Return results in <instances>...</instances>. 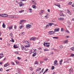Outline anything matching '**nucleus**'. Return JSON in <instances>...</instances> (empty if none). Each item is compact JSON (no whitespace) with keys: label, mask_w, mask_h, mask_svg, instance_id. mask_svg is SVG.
Listing matches in <instances>:
<instances>
[{"label":"nucleus","mask_w":74,"mask_h":74,"mask_svg":"<svg viewBox=\"0 0 74 74\" xmlns=\"http://www.w3.org/2000/svg\"><path fill=\"white\" fill-rule=\"evenodd\" d=\"M49 44H50V43L49 42H47L46 43L45 42L43 43L44 46H46L47 47H49Z\"/></svg>","instance_id":"1"},{"label":"nucleus","mask_w":74,"mask_h":74,"mask_svg":"<svg viewBox=\"0 0 74 74\" xmlns=\"http://www.w3.org/2000/svg\"><path fill=\"white\" fill-rule=\"evenodd\" d=\"M19 7H22V6H23L25 5V4H24V3H22V2H20L19 3Z\"/></svg>","instance_id":"2"},{"label":"nucleus","mask_w":74,"mask_h":74,"mask_svg":"<svg viewBox=\"0 0 74 74\" xmlns=\"http://www.w3.org/2000/svg\"><path fill=\"white\" fill-rule=\"evenodd\" d=\"M32 41H36V37H32L30 39V40L32 41Z\"/></svg>","instance_id":"3"},{"label":"nucleus","mask_w":74,"mask_h":74,"mask_svg":"<svg viewBox=\"0 0 74 74\" xmlns=\"http://www.w3.org/2000/svg\"><path fill=\"white\" fill-rule=\"evenodd\" d=\"M24 22H25V20H21L19 21V23L20 25H22V23H24Z\"/></svg>","instance_id":"4"},{"label":"nucleus","mask_w":74,"mask_h":74,"mask_svg":"<svg viewBox=\"0 0 74 74\" xmlns=\"http://www.w3.org/2000/svg\"><path fill=\"white\" fill-rule=\"evenodd\" d=\"M48 33L49 34H50V35H52V34H54V32L53 31H50L48 32Z\"/></svg>","instance_id":"5"},{"label":"nucleus","mask_w":74,"mask_h":74,"mask_svg":"<svg viewBox=\"0 0 74 74\" xmlns=\"http://www.w3.org/2000/svg\"><path fill=\"white\" fill-rule=\"evenodd\" d=\"M26 28H27V29H30V27H31V25L30 24H27L26 25Z\"/></svg>","instance_id":"6"},{"label":"nucleus","mask_w":74,"mask_h":74,"mask_svg":"<svg viewBox=\"0 0 74 74\" xmlns=\"http://www.w3.org/2000/svg\"><path fill=\"white\" fill-rule=\"evenodd\" d=\"M12 27H13V25H10L8 26V28L9 30H11L12 29Z\"/></svg>","instance_id":"7"},{"label":"nucleus","mask_w":74,"mask_h":74,"mask_svg":"<svg viewBox=\"0 0 74 74\" xmlns=\"http://www.w3.org/2000/svg\"><path fill=\"white\" fill-rule=\"evenodd\" d=\"M59 28H56L54 29V32H59Z\"/></svg>","instance_id":"8"},{"label":"nucleus","mask_w":74,"mask_h":74,"mask_svg":"<svg viewBox=\"0 0 74 74\" xmlns=\"http://www.w3.org/2000/svg\"><path fill=\"white\" fill-rule=\"evenodd\" d=\"M54 5L56 6H57V7H58L59 8H60V5L59 3H56Z\"/></svg>","instance_id":"9"},{"label":"nucleus","mask_w":74,"mask_h":74,"mask_svg":"<svg viewBox=\"0 0 74 74\" xmlns=\"http://www.w3.org/2000/svg\"><path fill=\"white\" fill-rule=\"evenodd\" d=\"M44 12V10H42L41 11H40L39 14L40 15H42V13Z\"/></svg>","instance_id":"10"},{"label":"nucleus","mask_w":74,"mask_h":74,"mask_svg":"<svg viewBox=\"0 0 74 74\" xmlns=\"http://www.w3.org/2000/svg\"><path fill=\"white\" fill-rule=\"evenodd\" d=\"M2 17H7V14H2Z\"/></svg>","instance_id":"11"},{"label":"nucleus","mask_w":74,"mask_h":74,"mask_svg":"<svg viewBox=\"0 0 74 74\" xmlns=\"http://www.w3.org/2000/svg\"><path fill=\"white\" fill-rule=\"evenodd\" d=\"M68 42H69V41L68 40H65L63 41V43H65V44H67V43H68Z\"/></svg>","instance_id":"12"},{"label":"nucleus","mask_w":74,"mask_h":74,"mask_svg":"<svg viewBox=\"0 0 74 74\" xmlns=\"http://www.w3.org/2000/svg\"><path fill=\"white\" fill-rule=\"evenodd\" d=\"M21 48L22 49V50L24 51L25 49V48L23 46H21Z\"/></svg>","instance_id":"13"},{"label":"nucleus","mask_w":74,"mask_h":74,"mask_svg":"<svg viewBox=\"0 0 74 74\" xmlns=\"http://www.w3.org/2000/svg\"><path fill=\"white\" fill-rule=\"evenodd\" d=\"M36 5H32V8L34 9H36L37 8V7L36 6Z\"/></svg>","instance_id":"14"},{"label":"nucleus","mask_w":74,"mask_h":74,"mask_svg":"<svg viewBox=\"0 0 74 74\" xmlns=\"http://www.w3.org/2000/svg\"><path fill=\"white\" fill-rule=\"evenodd\" d=\"M23 42H24V43H26V44H28V43H29V42H28V41H26V40H23Z\"/></svg>","instance_id":"15"},{"label":"nucleus","mask_w":74,"mask_h":74,"mask_svg":"<svg viewBox=\"0 0 74 74\" xmlns=\"http://www.w3.org/2000/svg\"><path fill=\"white\" fill-rule=\"evenodd\" d=\"M41 68L37 69L36 70V72H37V71H40L41 70Z\"/></svg>","instance_id":"16"},{"label":"nucleus","mask_w":74,"mask_h":74,"mask_svg":"<svg viewBox=\"0 0 74 74\" xmlns=\"http://www.w3.org/2000/svg\"><path fill=\"white\" fill-rule=\"evenodd\" d=\"M49 25L50 26H52V25H54V24L53 23H49Z\"/></svg>","instance_id":"17"},{"label":"nucleus","mask_w":74,"mask_h":74,"mask_svg":"<svg viewBox=\"0 0 74 74\" xmlns=\"http://www.w3.org/2000/svg\"><path fill=\"white\" fill-rule=\"evenodd\" d=\"M32 3L33 4H34V5H36L37 4V3H36V2L34 1H32Z\"/></svg>","instance_id":"18"},{"label":"nucleus","mask_w":74,"mask_h":74,"mask_svg":"<svg viewBox=\"0 0 74 74\" xmlns=\"http://www.w3.org/2000/svg\"><path fill=\"white\" fill-rule=\"evenodd\" d=\"M67 12L69 14H70V15H71V12H70V10H67Z\"/></svg>","instance_id":"19"},{"label":"nucleus","mask_w":74,"mask_h":74,"mask_svg":"<svg viewBox=\"0 0 74 74\" xmlns=\"http://www.w3.org/2000/svg\"><path fill=\"white\" fill-rule=\"evenodd\" d=\"M57 63H58V61L57 60H55L54 62V64H57Z\"/></svg>","instance_id":"20"},{"label":"nucleus","mask_w":74,"mask_h":74,"mask_svg":"<svg viewBox=\"0 0 74 74\" xmlns=\"http://www.w3.org/2000/svg\"><path fill=\"white\" fill-rule=\"evenodd\" d=\"M73 4V2H69L68 3V5H71Z\"/></svg>","instance_id":"21"},{"label":"nucleus","mask_w":74,"mask_h":74,"mask_svg":"<svg viewBox=\"0 0 74 74\" xmlns=\"http://www.w3.org/2000/svg\"><path fill=\"white\" fill-rule=\"evenodd\" d=\"M14 18H19V16H14Z\"/></svg>","instance_id":"22"},{"label":"nucleus","mask_w":74,"mask_h":74,"mask_svg":"<svg viewBox=\"0 0 74 74\" xmlns=\"http://www.w3.org/2000/svg\"><path fill=\"white\" fill-rule=\"evenodd\" d=\"M64 15L62 13H61L60 14V16H63Z\"/></svg>","instance_id":"23"},{"label":"nucleus","mask_w":74,"mask_h":74,"mask_svg":"<svg viewBox=\"0 0 74 74\" xmlns=\"http://www.w3.org/2000/svg\"><path fill=\"white\" fill-rule=\"evenodd\" d=\"M69 71L70 73H71L72 72H73V69L71 68L69 69Z\"/></svg>","instance_id":"24"},{"label":"nucleus","mask_w":74,"mask_h":74,"mask_svg":"<svg viewBox=\"0 0 74 74\" xmlns=\"http://www.w3.org/2000/svg\"><path fill=\"white\" fill-rule=\"evenodd\" d=\"M2 27L3 28H5V25L4 24V23H3L2 25Z\"/></svg>","instance_id":"25"},{"label":"nucleus","mask_w":74,"mask_h":74,"mask_svg":"<svg viewBox=\"0 0 74 74\" xmlns=\"http://www.w3.org/2000/svg\"><path fill=\"white\" fill-rule=\"evenodd\" d=\"M14 16H8V18H14Z\"/></svg>","instance_id":"26"},{"label":"nucleus","mask_w":74,"mask_h":74,"mask_svg":"<svg viewBox=\"0 0 74 74\" xmlns=\"http://www.w3.org/2000/svg\"><path fill=\"white\" fill-rule=\"evenodd\" d=\"M37 53L36 52L35 53H33V54L32 55V56L33 57H34L36 55V53Z\"/></svg>","instance_id":"27"},{"label":"nucleus","mask_w":74,"mask_h":74,"mask_svg":"<svg viewBox=\"0 0 74 74\" xmlns=\"http://www.w3.org/2000/svg\"><path fill=\"white\" fill-rule=\"evenodd\" d=\"M14 48H18V46H17L16 45H14Z\"/></svg>","instance_id":"28"},{"label":"nucleus","mask_w":74,"mask_h":74,"mask_svg":"<svg viewBox=\"0 0 74 74\" xmlns=\"http://www.w3.org/2000/svg\"><path fill=\"white\" fill-rule=\"evenodd\" d=\"M23 27H24L23 25H21L19 27V29H22V28H23Z\"/></svg>","instance_id":"29"},{"label":"nucleus","mask_w":74,"mask_h":74,"mask_svg":"<svg viewBox=\"0 0 74 74\" xmlns=\"http://www.w3.org/2000/svg\"><path fill=\"white\" fill-rule=\"evenodd\" d=\"M71 51H74V47H73L71 48Z\"/></svg>","instance_id":"30"},{"label":"nucleus","mask_w":74,"mask_h":74,"mask_svg":"<svg viewBox=\"0 0 74 74\" xmlns=\"http://www.w3.org/2000/svg\"><path fill=\"white\" fill-rule=\"evenodd\" d=\"M8 63L5 64L4 65V67H7L8 66Z\"/></svg>","instance_id":"31"},{"label":"nucleus","mask_w":74,"mask_h":74,"mask_svg":"<svg viewBox=\"0 0 74 74\" xmlns=\"http://www.w3.org/2000/svg\"><path fill=\"white\" fill-rule=\"evenodd\" d=\"M53 38H54L55 39H58V38H59V37H53Z\"/></svg>","instance_id":"32"},{"label":"nucleus","mask_w":74,"mask_h":74,"mask_svg":"<svg viewBox=\"0 0 74 74\" xmlns=\"http://www.w3.org/2000/svg\"><path fill=\"white\" fill-rule=\"evenodd\" d=\"M49 51V50L47 49H44V51Z\"/></svg>","instance_id":"33"},{"label":"nucleus","mask_w":74,"mask_h":74,"mask_svg":"<svg viewBox=\"0 0 74 74\" xmlns=\"http://www.w3.org/2000/svg\"><path fill=\"white\" fill-rule=\"evenodd\" d=\"M47 60H48V59L47 58H45L43 59V60H44V61H47Z\"/></svg>","instance_id":"34"},{"label":"nucleus","mask_w":74,"mask_h":74,"mask_svg":"<svg viewBox=\"0 0 74 74\" xmlns=\"http://www.w3.org/2000/svg\"><path fill=\"white\" fill-rule=\"evenodd\" d=\"M45 27L46 28H48V27H49V25H47L46 26H45Z\"/></svg>","instance_id":"35"},{"label":"nucleus","mask_w":74,"mask_h":74,"mask_svg":"<svg viewBox=\"0 0 74 74\" xmlns=\"http://www.w3.org/2000/svg\"><path fill=\"white\" fill-rule=\"evenodd\" d=\"M59 48L61 49H62V48H63V46L61 45L59 47Z\"/></svg>","instance_id":"36"},{"label":"nucleus","mask_w":74,"mask_h":74,"mask_svg":"<svg viewBox=\"0 0 74 74\" xmlns=\"http://www.w3.org/2000/svg\"><path fill=\"white\" fill-rule=\"evenodd\" d=\"M71 57H74V54L73 53H71Z\"/></svg>","instance_id":"37"},{"label":"nucleus","mask_w":74,"mask_h":74,"mask_svg":"<svg viewBox=\"0 0 74 74\" xmlns=\"http://www.w3.org/2000/svg\"><path fill=\"white\" fill-rule=\"evenodd\" d=\"M34 64H38V62L37 61H36L34 63Z\"/></svg>","instance_id":"38"},{"label":"nucleus","mask_w":74,"mask_h":74,"mask_svg":"<svg viewBox=\"0 0 74 74\" xmlns=\"http://www.w3.org/2000/svg\"><path fill=\"white\" fill-rule=\"evenodd\" d=\"M24 10H22L20 11V13H22V12H24Z\"/></svg>","instance_id":"39"},{"label":"nucleus","mask_w":74,"mask_h":74,"mask_svg":"<svg viewBox=\"0 0 74 74\" xmlns=\"http://www.w3.org/2000/svg\"><path fill=\"white\" fill-rule=\"evenodd\" d=\"M55 69V67L54 66H53L51 67V70H54Z\"/></svg>","instance_id":"40"},{"label":"nucleus","mask_w":74,"mask_h":74,"mask_svg":"<svg viewBox=\"0 0 74 74\" xmlns=\"http://www.w3.org/2000/svg\"><path fill=\"white\" fill-rule=\"evenodd\" d=\"M3 55L2 54H0V59H1V58H3V57H4V56H1L0 55Z\"/></svg>","instance_id":"41"},{"label":"nucleus","mask_w":74,"mask_h":74,"mask_svg":"<svg viewBox=\"0 0 74 74\" xmlns=\"http://www.w3.org/2000/svg\"><path fill=\"white\" fill-rule=\"evenodd\" d=\"M64 20V18L61 17V21H63Z\"/></svg>","instance_id":"42"},{"label":"nucleus","mask_w":74,"mask_h":74,"mask_svg":"<svg viewBox=\"0 0 74 74\" xmlns=\"http://www.w3.org/2000/svg\"><path fill=\"white\" fill-rule=\"evenodd\" d=\"M28 10L30 11H32V9L31 8H29Z\"/></svg>","instance_id":"43"},{"label":"nucleus","mask_w":74,"mask_h":74,"mask_svg":"<svg viewBox=\"0 0 74 74\" xmlns=\"http://www.w3.org/2000/svg\"><path fill=\"white\" fill-rule=\"evenodd\" d=\"M68 25H70L71 24V23H70V21H68Z\"/></svg>","instance_id":"44"},{"label":"nucleus","mask_w":74,"mask_h":74,"mask_svg":"<svg viewBox=\"0 0 74 74\" xmlns=\"http://www.w3.org/2000/svg\"><path fill=\"white\" fill-rule=\"evenodd\" d=\"M17 59H18V60H21V58H20L19 57H17Z\"/></svg>","instance_id":"45"},{"label":"nucleus","mask_w":74,"mask_h":74,"mask_svg":"<svg viewBox=\"0 0 74 74\" xmlns=\"http://www.w3.org/2000/svg\"><path fill=\"white\" fill-rule=\"evenodd\" d=\"M65 32H66V33H70V32H69V31L68 30H65Z\"/></svg>","instance_id":"46"},{"label":"nucleus","mask_w":74,"mask_h":74,"mask_svg":"<svg viewBox=\"0 0 74 74\" xmlns=\"http://www.w3.org/2000/svg\"><path fill=\"white\" fill-rule=\"evenodd\" d=\"M16 63L17 64H18L19 63V62L18 61H16Z\"/></svg>","instance_id":"47"},{"label":"nucleus","mask_w":74,"mask_h":74,"mask_svg":"<svg viewBox=\"0 0 74 74\" xmlns=\"http://www.w3.org/2000/svg\"><path fill=\"white\" fill-rule=\"evenodd\" d=\"M21 34L22 35H23V34H25V32H22Z\"/></svg>","instance_id":"48"},{"label":"nucleus","mask_w":74,"mask_h":74,"mask_svg":"<svg viewBox=\"0 0 74 74\" xmlns=\"http://www.w3.org/2000/svg\"><path fill=\"white\" fill-rule=\"evenodd\" d=\"M10 36H13V34H12V33H11L10 34Z\"/></svg>","instance_id":"49"},{"label":"nucleus","mask_w":74,"mask_h":74,"mask_svg":"<svg viewBox=\"0 0 74 74\" xmlns=\"http://www.w3.org/2000/svg\"><path fill=\"white\" fill-rule=\"evenodd\" d=\"M44 69L43 68L42 70V71H41L40 73H43V71H44Z\"/></svg>","instance_id":"50"},{"label":"nucleus","mask_w":74,"mask_h":74,"mask_svg":"<svg viewBox=\"0 0 74 74\" xmlns=\"http://www.w3.org/2000/svg\"><path fill=\"white\" fill-rule=\"evenodd\" d=\"M62 61H63V60L62 59L59 62L60 63H62Z\"/></svg>","instance_id":"51"},{"label":"nucleus","mask_w":74,"mask_h":74,"mask_svg":"<svg viewBox=\"0 0 74 74\" xmlns=\"http://www.w3.org/2000/svg\"><path fill=\"white\" fill-rule=\"evenodd\" d=\"M11 40H12V42H14V39H12V38H11Z\"/></svg>","instance_id":"52"},{"label":"nucleus","mask_w":74,"mask_h":74,"mask_svg":"<svg viewBox=\"0 0 74 74\" xmlns=\"http://www.w3.org/2000/svg\"><path fill=\"white\" fill-rule=\"evenodd\" d=\"M61 32H63V31H63V28H61Z\"/></svg>","instance_id":"53"},{"label":"nucleus","mask_w":74,"mask_h":74,"mask_svg":"<svg viewBox=\"0 0 74 74\" xmlns=\"http://www.w3.org/2000/svg\"><path fill=\"white\" fill-rule=\"evenodd\" d=\"M15 53H16V54H18V51H15Z\"/></svg>","instance_id":"54"},{"label":"nucleus","mask_w":74,"mask_h":74,"mask_svg":"<svg viewBox=\"0 0 74 74\" xmlns=\"http://www.w3.org/2000/svg\"><path fill=\"white\" fill-rule=\"evenodd\" d=\"M17 70L18 71H21V69H17Z\"/></svg>","instance_id":"55"},{"label":"nucleus","mask_w":74,"mask_h":74,"mask_svg":"<svg viewBox=\"0 0 74 74\" xmlns=\"http://www.w3.org/2000/svg\"><path fill=\"white\" fill-rule=\"evenodd\" d=\"M0 54H2V55H0L1 56H3L4 55L3 54V53H0Z\"/></svg>","instance_id":"56"},{"label":"nucleus","mask_w":74,"mask_h":74,"mask_svg":"<svg viewBox=\"0 0 74 74\" xmlns=\"http://www.w3.org/2000/svg\"><path fill=\"white\" fill-rule=\"evenodd\" d=\"M38 49L39 50H40V51H41V50H42V49H41V48H39Z\"/></svg>","instance_id":"57"},{"label":"nucleus","mask_w":74,"mask_h":74,"mask_svg":"<svg viewBox=\"0 0 74 74\" xmlns=\"http://www.w3.org/2000/svg\"><path fill=\"white\" fill-rule=\"evenodd\" d=\"M37 51V49H35L34 50V51L33 52V53H34V52H36Z\"/></svg>","instance_id":"58"},{"label":"nucleus","mask_w":74,"mask_h":74,"mask_svg":"<svg viewBox=\"0 0 74 74\" xmlns=\"http://www.w3.org/2000/svg\"><path fill=\"white\" fill-rule=\"evenodd\" d=\"M2 70H3V69L1 68L0 69V71H2Z\"/></svg>","instance_id":"59"},{"label":"nucleus","mask_w":74,"mask_h":74,"mask_svg":"<svg viewBox=\"0 0 74 74\" xmlns=\"http://www.w3.org/2000/svg\"><path fill=\"white\" fill-rule=\"evenodd\" d=\"M35 38H36V40H38V38H37L36 37H35Z\"/></svg>","instance_id":"60"},{"label":"nucleus","mask_w":74,"mask_h":74,"mask_svg":"<svg viewBox=\"0 0 74 74\" xmlns=\"http://www.w3.org/2000/svg\"><path fill=\"white\" fill-rule=\"evenodd\" d=\"M72 7H74V3H73L72 5Z\"/></svg>","instance_id":"61"},{"label":"nucleus","mask_w":74,"mask_h":74,"mask_svg":"<svg viewBox=\"0 0 74 74\" xmlns=\"http://www.w3.org/2000/svg\"><path fill=\"white\" fill-rule=\"evenodd\" d=\"M2 63H3V62H0V64H1V65H2Z\"/></svg>","instance_id":"62"},{"label":"nucleus","mask_w":74,"mask_h":74,"mask_svg":"<svg viewBox=\"0 0 74 74\" xmlns=\"http://www.w3.org/2000/svg\"><path fill=\"white\" fill-rule=\"evenodd\" d=\"M48 69H46L45 71L46 72H47V71H48Z\"/></svg>","instance_id":"63"},{"label":"nucleus","mask_w":74,"mask_h":74,"mask_svg":"<svg viewBox=\"0 0 74 74\" xmlns=\"http://www.w3.org/2000/svg\"><path fill=\"white\" fill-rule=\"evenodd\" d=\"M47 11L48 12H50V10L48 9Z\"/></svg>","instance_id":"64"}]
</instances>
